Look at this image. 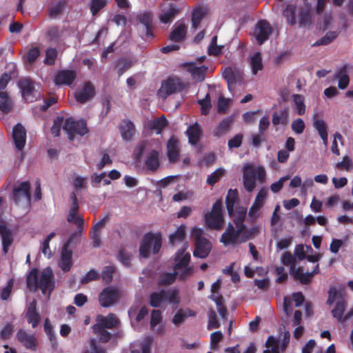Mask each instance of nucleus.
Here are the masks:
<instances>
[{"label":"nucleus","mask_w":353,"mask_h":353,"mask_svg":"<svg viewBox=\"0 0 353 353\" xmlns=\"http://www.w3.org/2000/svg\"><path fill=\"white\" fill-rule=\"evenodd\" d=\"M230 216L235 223V227L229 224L226 230L222 234V243L224 244L241 243L250 239V234L245 230L243 221L247 213V208L243 206L233 207L228 211Z\"/></svg>","instance_id":"1"},{"label":"nucleus","mask_w":353,"mask_h":353,"mask_svg":"<svg viewBox=\"0 0 353 353\" xmlns=\"http://www.w3.org/2000/svg\"><path fill=\"white\" fill-rule=\"evenodd\" d=\"M26 284L28 288L31 291H37L39 289L43 294H46L47 292L50 294L55 288L52 270L51 268L47 267L39 274L37 268H32L27 275Z\"/></svg>","instance_id":"2"},{"label":"nucleus","mask_w":353,"mask_h":353,"mask_svg":"<svg viewBox=\"0 0 353 353\" xmlns=\"http://www.w3.org/2000/svg\"><path fill=\"white\" fill-rule=\"evenodd\" d=\"M62 125L70 141L73 140L75 134L84 136L89 132L86 121L83 119L76 121L72 118H68L64 121L62 117H57L54 120L53 125L51 128V133L54 137H59Z\"/></svg>","instance_id":"3"},{"label":"nucleus","mask_w":353,"mask_h":353,"mask_svg":"<svg viewBox=\"0 0 353 353\" xmlns=\"http://www.w3.org/2000/svg\"><path fill=\"white\" fill-rule=\"evenodd\" d=\"M287 23L291 26L296 24L301 28H308L313 22L311 11L307 8H299L288 4L283 11Z\"/></svg>","instance_id":"4"},{"label":"nucleus","mask_w":353,"mask_h":353,"mask_svg":"<svg viewBox=\"0 0 353 353\" xmlns=\"http://www.w3.org/2000/svg\"><path fill=\"white\" fill-rule=\"evenodd\" d=\"M266 181V171L261 165L246 164L243 170V183L246 191L252 192L256 184H263Z\"/></svg>","instance_id":"5"},{"label":"nucleus","mask_w":353,"mask_h":353,"mask_svg":"<svg viewBox=\"0 0 353 353\" xmlns=\"http://www.w3.org/2000/svg\"><path fill=\"white\" fill-rule=\"evenodd\" d=\"M188 246V242H184L182 248L177 251L174 260L176 263L174 266V272L162 273L159 276V284L160 285H168L172 284L177 276L178 270L186 266L190 261V254L185 253Z\"/></svg>","instance_id":"6"},{"label":"nucleus","mask_w":353,"mask_h":353,"mask_svg":"<svg viewBox=\"0 0 353 353\" xmlns=\"http://www.w3.org/2000/svg\"><path fill=\"white\" fill-rule=\"evenodd\" d=\"M162 245V237L160 232H147L144 234L139 247V254L143 258L149 256L152 246L153 254H157Z\"/></svg>","instance_id":"7"},{"label":"nucleus","mask_w":353,"mask_h":353,"mask_svg":"<svg viewBox=\"0 0 353 353\" xmlns=\"http://www.w3.org/2000/svg\"><path fill=\"white\" fill-rule=\"evenodd\" d=\"M336 303L335 307L332 310V314L338 321H341L346 306V297L341 290L338 291L335 287H331L328 291L327 304L332 305Z\"/></svg>","instance_id":"8"},{"label":"nucleus","mask_w":353,"mask_h":353,"mask_svg":"<svg viewBox=\"0 0 353 353\" xmlns=\"http://www.w3.org/2000/svg\"><path fill=\"white\" fill-rule=\"evenodd\" d=\"M164 302L176 306L179 303V291L176 289L161 290L159 292H152L150 296L149 303L153 307H158Z\"/></svg>","instance_id":"9"},{"label":"nucleus","mask_w":353,"mask_h":353,"mask_svg":"<svg viewBox=\"0 0 353 353\" xmlns=\"http://www.w3.org/2000/svg\"><path fill=\"white\" fill-rule=\"evenodd\" d=\"M192 234L195 239L194 256L201 259L205 258L210 252L211 243L206 238L203 236V229L194 227L192 230Z\"/></svg>","instance_id":"10"},{"label":"nucleus","mask_w":353,"mask_h":353,"mask_svg":"<svg viewBox=\"0 0 353 353\" xmlns=\"http://www.w3.org/2000/svg\"><path fill=\"white\" fill-rule=\"evenodd\" d=\"M185 87L186 84L180 78L169 77L161 83L157 94L159 97L165 99L173 93L183 91Z\"/></svg>","instance_id":"11"},{"label":"nucleus","mask_w":353,"mask_h":353,"mask_svg":"<svg viewBox=\"0 0 353 353\" xmlns=\"http://www.w3.org/2000/svg\"><path fill=\"white\" fill-rule=\"evenodd\" d=\"M70 198L72 203L67 215V221L69 223H74L77 225V230L74 233H78V235L81 236L83 231L84 220L82 216H77L79 210V205L76 194L72 192Z\"/></svg>","instance_id":"12"},{"label":"nucleus","mask_w":353,"mask_h":353,"mask_svg":"<svg viewBox=\"0 0 353 353\" xmlns=\"http://www.w3.org/2000/svg\"><path fill=\"white\" fill-rule=\"evenodd\" d=\"M222 77L226 81L230 91L233 90L237 84L244 83L243 71L235 65L226 67L222 72Z\"/></svg>","instance_id":"13"},{"label":"nucleus","mask_w":353,"mask_h":353,"mask_svg":"<svg viewBox=\"0 0 353 353\" xmlns=\"http://www.w3.org/2000/svg\"><path fill=\"white\" fill-rule=\"evenodd\" d=\"M79 236L78 233H72L63 246L59 266L63 272L70 271L72 265V252L68 248L74 241L78 240Z\"/></svg>","instance_id":"14"},{"label":"nucleus","mask_w":353,"mask_h":353,"mask_svg":"<svg viewBox=\"0 0 353 353\" xmlns=\"http://www.w3.org/2000/svg\"><path fill=\"white\" fill-rule=\"evenodd\" d=\"M205 223L208 228L219 229L221 228V199L214 203L211 211L205 214Z\"/></svg>","instance_id":"15"},{"label":"nucleus","mask_w":353,"mask_h":353,"mask_svg":"<svg viewBox=\"0 0 353 353\" xmlns=\"http://www.w3.org/2000/svg\"><path fill=\"white\" fill-rule=\"evenodd\" d=\"M159 20L163 23H170L181 12L182 9L176 3H170L161 5Z\"/></svg>","instance_id":"16"},{"label":"nucleus","mask_w":353,"mask_h":353,"mask_svg":"<svg viewBox=\"0 0 353 353\" xmlns=\"http://www.w3.org/2000/svg\"><path fill=\"white\" fill-rule=\"evenodd\" d=\"M19 87L24 100L31 103L37 100L34 81L30 78H23L19 81Z\"/></svg>","instance_id":"17"},{"label":"nucleus","mask_w":353,"mask_h":353,"mask_svg":"<svg viewBox=\"0 0 353 353\" xmlns=\"http://www.w3.org/2000/svg\"><path fill=\"white\" fill-rule=\"evenodd\" d=\"M12 197L17 204L21 203H29L31 199L30 182L23 181L15 187L13 190Z\"/></svg>","instance_id":"18"},{"label":"nucleus","mask_w":353,"mask_h":353,"mask_svg":"<svg viewBox=\"0 0 353 353\" xmlns=\"http://www.w3.org/2000/svg\"><path fill=\"white\" fill-rule=\"evenodd\" d=\"M16 337L26 349L33 352L37 350L39 343L34 334L28 333L23 329H19L17 332Z\"/></svg>","instance_id":"19"},{"label":"nucleus","mask_w":353,"mask_h":353,"mask_svg":"<svg viewBox=\"0 0 353 353\" xmlns=\"http://www.w3.org/2000/svg\"><path fill=\"white\" fill-rule=\"evenodd\" d=\"M120 294L117 289L108 287L99 294V301L102 307H108L117 303Z\"/></svg>","instance_id":"20"},{"label":"nucleus","mask_w":353,"mask_h":353,"mask_svg":"<svg viewBox=\"0 0 353 353\" xmlns=\"http://www.w3.org/2000/svg\"><path fill=\"white\" fill-rule=\"evenodd\" d=\"M290 334L288 332H285L282 342L280 339L273 336L268 337L265 346L270 348L272 353H279V350L284 351L289 343Z\"/></svg>","instance_id":"21"},{"label":"nucleus","mask_w":353,"mask_h":353,"mask_svg":"<svg viewBox=\"0 0 353 353\" xmlns=\"http://www.w3.org/2000/svg\"><path fill=\"white\" fill-rule=\"evenodd\" d=\"M272 33V27L270 24L265 21H259L255 27L254 34L259 44L263 43Z\"/></svg>","instance_id":"22"},{"label":"nucleus","mask_w":353,"mask_h":353,"mask_svg":"<svg viewBox=\"0 0 353 353\" xmlns=\"http://www.w3.org/2000/svg\"><path fill=\"white\" fill-rule=\"evenodd\" d=\"M12 139L16 148L21 151L26 142V130L21 123L15 125L12 130Z\"/></svg>","instance_id":"23"},{"label":"nucleus","mask_w":353,"mask_h":353,"mask_svg":"<svg viewBox=\"0 0 353 353\" xmlns=\"http://www.w3.org/2000/svg\"><path fill=\"white\" fill-rule=\"evenodd\" d=\"M77 78L76 72L72 70H59L54 77V83L57 85H70Z\"/></svg>","instance_id":"24"},{"label":"nucleus","mask_w":353,"mask_h":353,"mask_svg":"<svg viewBox=\"0 0 353 353\" xmlns=\"http://www.w3.org/2000/svg\"><path fill=\"white\" fill-rule=\"evenodd\" d=\"M179 142L176 137L172 136L167 143V155L170 163H176L179 157Z\"/></svg>","instance_id":"25"},{"label":"nucleus","mask_w":353,"mask_h":353,"mask_svg":"<svg viewBox=\"0 0 353 353\" xmlns=\"http://www.w3.org/2000/svg\"><path fill=\"white\" fill-rule=\"evenodd\" d=\"M137 21L141 23L144 28V32L146 37H154L152 31V14L151 12H144L137 16Z\"/></svg>","instance_id":"26"},{"label":"nucleus","mask_w":353,"mask_h":353,"mask_svg":"<svg viewBox=\"0 0 353 353\" xmlns=\"http://www.w3.org/2000/svg\"><path fill=\"white\" fill-rule=\"evenodd\" d=\"M95 94V88L90 82H85L82 90L76 92L75 99L77 102L84 103L91 99Z\"/></svg>","instance_id":"27"},{"label":"nucleus","mask_w":353,"mask_h":353,"mask_svg":"<svg viewBox=\"0 0 353 353\" xmlns=\"http://www.w3.org/2000/svg\"><path fill=\"white\" fill-rule=\"evenodd\" d=\"M97 323L94 324L97 327L100 329H113L119 324V319L114 314L110 313L106 316H99L97 317Z\"/></svg>","instance_id":"28"},{"label":"nucleus","mask_w":353,"mask_h":353,"mask_svg":"<svg viewBox=\"0 0 353 353\" xmlns=\"http://www.w3.org/2000/svg\"><path fill=\"white\" fill-rule=\"evenodd\" d=\"M267 194L268 190L265 188H263L260 189L249 211V215L251 217L255 218L259 210L265 203Z\"/></svg>","instance_id":"29"},{"label":"nucleus","mask_w":353,"mask_h":353,"mask_svg":"<svg viewBox=\"0 0 353 353\" xmlns=\"http://www.w3.org/2000/svg\"><path fill=\"white\" fill-rule=\"evenodd\" d=\"M0 236L2 242V250L4 254H7L14 241V237L12 231L3 223L0 224Z\"/></svg>","instance_id":"30"},{"label":"nucleus","mask_w":353,"mask_h":353,"mask_svg":"<svg viewBox=\"0 0 353 353\" xmlns=\"http://www.w3.org/2000/svg\"><path fill=\"white\" fill-rule=\"evenodd\" d=\"M186 134L190 144L192 145H197L203 134L201 125L196 122L190 125L186 130Z\"/></svg>","instance_id":"31"},{"label":"nucleus","mask_w":353,"mask_h":353,"mask_svg":"<svg viewBox=\"0 0 353 353\" xmlns=\"http://www.w3.org/2000/svg\"><path fill=\"white\" fill-rule=\"evenodd\" d=\"M26 317L28 323L32 325V328L37 327L39 324L41 316L39 313L37 312L35 301H33L30 303L26 314Z\"/></svg>","instance_id":"32"},{"label":"nucleus","mask_w":353,"mask_h":353,"mask_svg":"<svg viewBox=\"0 0 353 353\" xmlns=\"http://www.w3.org/2000/svg\"><path fill=\"white\" fill-rule=\"evenodd\" d=\"M352 67L349 64L344 65L340 68L338 73L336 74V78L339 79L338 86L340 89H345L350 83V79L347 75V71L350 70Z\"/></svg>","instance_id":"33"},{"label":"nucleus","mask_w":353,"mask_h":353,"mask_svg":"<svg viewBox=\"0 0 353 353\" xmlns=\"http://www.w3.org/2000/svg\"><path fill=\"white\" fill-rule=\"evenodd\" d=\"M187 26L184 23L176 24L174 30L170 32L169 39L174 42L182 41L186 36Z\"/></svg>","instance_id":"34"},{"label":"nucleus","mask_w":353,"mask_h":353,"mask_svg":"<svg viewBox=\"0 0 353 353\" xmlns=\"http://www.w3.org/2000/svg\"><path fill=\"white\" fill-rule=\"evenodd\" d=\"M206 70L207 67L204 65L196 66L194 63L190 64L188 69V71L191 74L192 79L198 82H201L204 80Z\"/></svg>","instance_id":"35"},{"label":"nucleus","mask_w":353,"mask_h":353,"mask_svg":"<svg viewBox=\"0 0 353 353\" xmlns=\"http://www.w3.org/2000/svg\"><path fill=\"white\" fill-rule=\"evenodd\" d=\"M121 137L125 140H130L135 132L134 123L130 120H123V124L120 126Z\"/></svg>","instance_id":"36"},{"label":"nucleus","mask_w":353,"mask_h":353,"mask_svg":"<svg viewBox=\"0 0 353 353\" xmlns=\"http://www.w3.org/2000/svg\"><path fill=\"white\" fill-rule=\"evenodd\" d=\"M185 236V226L181 225L173 234L170 235L169 243L172 245H174L177 243H182L184 241Z\"/></svg>","instance_id":"37"},{"label":"nucleus","mask_w":353,"mask_h":353,"mask_svg":"<svg viewBox=\"0 0 353 353\" xmlns=\"http://www.w3.org/2000/svg\"><path fill=\"white\" fill-rule=\"evenodd\" d=\"M206 14L205 9L201 7L195 8L192 12V28L196 30L201 23L202 19Z\"/></svg>","instance_id":"38"},{"label":"nucleus","mask_w":353,"mask_h":353,"mask_svg":"<svg viewBox=\"0 0 353 353\" xmlns=\"http://www.w3.org/2000/svg\"><path fill=\"white\" fill-rule=\"evenodd\" d=\"M292 108L296 112L297 114L303 115L306 110L303 96L299 94H294L292 95Z\"/></svg>","instance_id":"39"},{"label":"nucleus","mask_w":353,"mask_h":353,"mask_svg":"<svg viewBox=\"0 0 353 353\" xmlns=\"http://www.w3.org/2000/svg\"><path fill=\"white\" fill-rule=\"evenodd\" d=\"M221 288V279H218L211 287V295L210 298L213 300L216 305L218 312L221 314V295L219 294L218 290Z\"/></svg>","instance_id":"40"},{"label":"nucleus","mask_w":353,"mask_h":353,"mask_svg":"<svg viewBox=\"0 0 353 353\" xmlns=\"http://www.w3.org/2000/svg\"><path fill=\"white\" fill-rule=\"evenodd\" d=\"M147 168L151 171H156L159 167V152L157 150H152L145 161Z\"/></svg>","instance_id":"41"},{"label":"nucleus","mask_w":353,"mask_h":353,"mask_svg":"<svg viewBox=\"0 0 353 353\" xmlns=\"http://www.w3.org/2000/svg\"><path fill=\"white\" fill-rule=\"evenodd\" d=\"M291 274L294 279L299 280L302 284L305 285L310 283L313 277L310 272L304 273L303 268L301 267L297 268Z\"/></svg>","instance_id":"42"},{"label":"nucleus","mask_w":353,"mask_h":353,"mask_svg":"<svg viewBox=\"0 0 353 353\" xmlns=\"http://www.w3.org/2000/svg\"><path fill=\"white\" fill-rule=\"evenodd\" d=\"M12 109V100L9 97L7 92H0V110L5 112L8 113Z\"/></svg>","instance_id":"43"},{"label":"nucleus","mask_w":353,"mask_h":353,"mask_svg":"<svg viewBox=\"0 0 353 353\" xmlns=\"http://www.w3.org/2000/svg\"><path fill=\"white\" fill-rule=\"evenodd\" d=\"M289 121V112L287 109H283L281 111L280 114L274 112L272 115V123L274 125L279 124L285 125Z\"/></svg>","instance_id":"44"},{"label":"nucleus","mask_w":353,"mask_h":353,"mask_svg":"<svg viewBox=\"0 0 353 353\" xmlns=\"http://www.w3.org/2000/svg\"><path fill=\"white\" fill-rule=\"evenodd\" d=\"M252 68V73L256 75L259 70L263 69L262 57L260 52L254 53L250 60Z\"/></svg>","instance_id":"45"},{"label":"nucleus","mask_w":353,"mask_h":353,"mask_svg":"<svg viewBox=\"0 0 353 353\" xmlns=\"http://www.w3.org/2000/svg\"><path fill=\"white\" fill-rule=\"evenodd\" d=\"M239 194L237 190H230L225 199L228 211L232 210L233 207L237 206Z\"/></svg>","instance_id":"46"},{"label":"nucleus","mask_w":353,"mask_h":353,"mask_svg":"<svg viewBox=\"0 0 353 353\" xmlns=\"http://www.w3.org/2000/svg\"><path fill=\"white\" fill-rule=\"evenodd\" d=\"M296 256L289 252H285L281 257L283 264L286 266H290V274L296 269Z\"/></svg>","instance_id":"47"},{"label":"nucleus","mask_w":353,"mask_h":353,"mask_svg":"<svg viewBox=\"0 0 353 353\" xmlns=\"http://www.w3.org/2000/svg\"><path fill=\"white\" fill-rule=\"evenodd\" d=\"M46 57L43 63L48 65H53L58 56V51L54 48H48L46 50Z\"/></svg>","instance_id":"48"},{"label":"nucleus","mask_w":353,"mask_h":353,"mask_svg":"<svg viewBox=\"0 0 353 353\" xmlns=\"http://www.w3.org/2000/svg\"><path fill=\"white\" fill-rule=\"evenodd\" d=\"M313 126L317 130L319 136L327 134V124L324 120L319 119L317 114L313 117Z\"/></svg>","instance_id":"49"},{"label":"nucleus","mask_w":353,"mask_h":353,"mask_svg":"<svg viewBox=\"0 0 353 353\" xmlns=\"http://www.w3.org/2000/svg\"><path fill=\"white\" fill-rule=\"evenodd\" d=\"M92 330L94 334H96L100 342L108 343L112 338V334L110 332L107 331L105 328H99L94 325Z\"/></svg>","instance_id":"50"},{"label":"nucleus","mask_w":353,"mask_h":353,"mask_svg":"<svg viewBox=\"0 0 353 353\" xmlns=\"http://www.w3.org/2000/svg\"><path fill=\"white\" fill-rule=\"evenodd\" d=\"M168 125V121L164 116L155 119L151 123V129L160 134L162 130Z\"/></svg>","instance_id":"51"},{"label":"nucleus","mask_w":353,"mask_h":353,"mask_svg":"<svg viewBox=\"0 0 353 353\" xmlns=\"http://www.w3.org/2000/svg\"><path fill=\"white\" fill-rule=\"evenodd\" d=\"M117 269L114 265L105 266L101 272V279L106 284H109L112 281L113 274Z\"/></svg>","instance_id":"52"},{"label":"nucleus","mask_w":353,"mask_h":353,"mask_svg":"<svg viewBox=\"0 0 353 353\" xmlns=\"http://www.w3.org/2000/svg\"><path fill=\"white\" fill-rule=\"evenodd\" d=\"M198 103L201 106V113L203 115H207L210 112L212 107L210 94L207 93L204 99L198 100Z\"/></svg>","instance_id":"53"},{"label":"nucleus","mask_w":353,"mask_h":353,"mask_svg":"<svg viewBox=\"0 0 353 353\" xmlns=\"http://www.w3.org/2000/svg\"><path fill=\"white\" fill-rule=\"evenodd\" d=\"M65 6L64 1H60L56 4H52L48 10L49 16L52 18L57 17L63 11Z\"/></svg>","instance_id":"54"},{"label":"nucleus","mask_w":353,"mask_h":353,"mask_svg":"<svg viewBox=\"0 0 353 353\" xmlns=\"http://www.w3.org/2000/svg\"><path fill=\"white\" fill-rule=\"evenodd\" d=\"M339 33L336 31H330L326 33V34L321 39L316 41L313 46H321V45H327L330 43L334 39H336L338 36Z\"/></svg>","instance_id":"55"},{"label":"nucleus","mask_w":353,"mask_h":353,"mask_svg":"<svg viewBox=\"0 0 353 353\" xmlns=\"http://www.w3.org/2000/svg\"><path fill=\"white\" fill-rule=\"evenodd\" d=\"M106 5V0H91L90 8L92 14L97 15Z\"/></svg>","instance_id":"56"},{"label":"nucleus","mask_w":353,"mask_h":353,"mask_svg":"<svg viewBox=\"0 0 353 353\" xmlns=\"http://www.w3.org/2000/svg\"><path fill=\"white\" fill-rule=\"evenodd\" d=\"M132 256L130 254L127 252L125 249L122 248L119 250L118 254V260L125 266L130 267L131 265Z\"/></svg>","instance_id":"57"},{"label":"nucleus","mask_w":353,"mask_h":353,"mask_svg":"<svg viewBox=\"0 0 353 353\" xmlns=\"http://www.w3.org/2000/svg\"><path fill=\"white\" fill-rule=\"evenodd\" d=\"M46 37L50 41H57L61 37L58 26H51L46 32Z\"/></svg>","instance_id":"58"},{"label":"nucleus","mask_w":353,"mask_h":353,"mask_svg":"<svg viewBox=\"0 0 353 353\" xmlns=\"http://www.w3.org/2000/svg\"><path fill=\"white\" fill-rule=\"evenodd\" d=\"M41 50L39 47L32 48L25 55L26 60L30 63H34L37 59L39 57Z\"/></svg>","instance_id":"59"},{"label":"nucleus","mask_w":353,"mask_h":353,"mask_svg":"<svg viewBox=\"0 0 353 353\" xmlns=\"http://www.w3.org/2000/svg\"><path fill=\"white\" fill-rule=\"evenodd\" d=\"M291 128L294 132L300 134L303 132L305 124L302 119L299 118L292 121Z\"/></svg>","instance_id":"60"},{"label":"nucleus","mask_w":353,"mask_h":353,"mask_svg":"<svg viewBox=\"0 0 353 353\" xmlns=\"http://www.w3.org/2000/svg\"><path fill=\"white\" fill-rule=\"evenodd\" d=\"M217 36L215 35L212 38L211 42L208 46V52L210 55H217L221 52V46H217Z\"/></svg>","instance_id":"61"},{"label":"nucleus","mask_w":353,"mask_h":353,"mask_svg":"<svg viewBox=\"0 0 353 353\" xmlns=\"http://www.w3.org/2000/svg\"><path fill=\"white\" fill-rule=\"evenodd\" d=\"M336 168L340 170H345L349 171L352 168V162L350 158L346 155L343 157L341 161L336 164Z\"/></svg>","instance_id":"62"},{"label":"nucleus","mask_w":353,"mask_h":353,"mask_svg":"<svg viewBox=\"0 0 353 353\" xmlns=\"http://www.w3.org/2000/svg\"><path fill=\"white\" fill-rule=\"evenodd\" d=\"M13 285L14 281L12 279H11L8 281L6 286L1 290V299L3 301L8 300V298L10 297L13 288Z\"/></svg>","instance_id":"63"},{"label":"nucleus","mask_w":353,"mask_h":353,"mask_svg":"<svg viewBox=\"0 0 353 353\" xmlns=\"http://www.w3.org/2000/svg\"><path fill=\"white\" fill-rule=\"evenodd\" d=\"M99 274L97 271L92 269L90 270L84 277H83L81 280V283L82 284H86L92 281H97L99 279Z\"/></svg>","instance_id":"64"}]
</instances>
